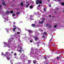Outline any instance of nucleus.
Returning <instances> with one entry per match:
<instances>
[{"label": "nucleus", "mask_w": 64, "mask_h": 64, "mask_svg": "<svg viewBox=\"0 0 64 64\" xmlns=\"http://www.w3.org/2000/svg\"><path fill=\"white\" fill-rule=\"evenodd\" d=\"M9 55H10V52H6V54L4 55V56H6L8 60H10V59L9 58Z\"/></svg>", "instance_id": "f257e3e1"}, {"label": "nucleus", "mask_w": 64, "mask_h": 64, "mask_svg": "<svg viewBox=\"0 0 64 64\" xmlns=\"http://www.w3.org/2000/svg\"><path fill=\"white\" fill-rule=\"evenodd\" d=\"M25 56L24 55V54H22L20 56V57L21 58H24V57H25Z\"/></svg>", "instance_id": "f03ea898"}, {"label": "nucleus", "mask_w": 64, "mask_h": 64, "mask_svg": "<svg viewBox=\"0 0 64 64\" xmlns=\"http://www.w3.org/2000/svg\"><path fill=\"white\" fill-rule=\"evenodd\" d=\"M36 1L39 2V4H41L42 3V0H36Z\"/></svg>", "instance_id": "7ed1b4c3"}, {"label": "nucleus", "mask_w": 64, "mask_h": 64, "mask_svg": "<svg viewBox=\"0 0 64 64\" xmlns=\"http://www.w3.org/2000/svg\"><path fill=\"white\" fill-rule=\"evenodd\" d=\"M36 25V24H32L31 26L32 27H34V26H35Z\"/></svg>", "instance_id": "20e7f679"}, {"label": "nucleus", "mask_w": 64, "mask_h": 64, "mask_svg": "<svg viewBox=\"0 0 64 64\" xmlns=\"http://www.w3.org/2000/svg\"><path fill=\"white\" fill-rule=\"evenodd\" d=\"M36 60H34L33 61V62L34 64H35L36 63Z\"/></svg>", "instance_id": "39448f33"}, {"label": "nucleus", "mask_w": 64, "mask_h": 64, "mask_svg": "<svg viewBox=\"0 0 64 64\" xmlns=\"http://www.w3.org/2000/svg\"><path fill=\"white\" fill-rule=\"evenodd\" d=\"M28 31L29 33H33V32L32 30H28Z\"/></svg>", "instance_id": "423d86ee"}, {"label": "nucleus", "mask_w": 64, "mask_h": 64, "mask_svg": "<svg viewBox=\"0 0 64 64\" xmlns=\"http://www.w3.org/2000/svg\"><path fill=\"white\" fill-rule=\"evenodd\" d=\"M29 5H30V4H28L26 6V8H28V7H29Z\"/></svg>", "instance_id": "0eeeda50"}, {"label": "nucleus", "mask_w": 64, "mask_h": 64, "mask_svg": "<svg viewBox=\"0 0 64 64\" xmlns=\"http://www.w3.org/2000/svg\"><path fill=\"white\" fill-rule=\"evenodd\" d=\"M36 4H37V5H38V4L39 3L37 1V0H36Z\"/></svg>", "instance_id": "6e6552de"}, {"label": "nucleus", "mask_w": 64, "mask_h": 64, "mask_svg": "<svg viewBox=\"0 0 64 64\" xmlns=\"http://www.w3.org/2000/svg\"><path fill=\"white\" fill-rule=\"evenodd\" d=\"M2 4L4 5V6H5V5H6V4L4 2H2Z\"/></svg>", "instance_id": "1a4fd4ad"}, {"label": "nucleus", "mask_w": 64, "mask_h": 64, "mask_svg": "<svg viewBox=\"0 0 64 64\" xmlns=\"http://www.w3.org/2000/svg\"><path fill=\"white\" fill-rule=\"evenodd\" d=\"M20 12H17V13L16 14V15H18V14H20Z\"/></svg>", "instance_id": "9d476101"}, {"label": "nucleus", "mask_w": 64, "mask_h": 64, "mask_svg": "<svg viewBox=\"0 0 64 64\" xmlns=\"http://www.w3.org/2000/svg\"><path fill=\"white\" fill-rule=\"evenodd\" d=\"M16 29V28H14L12 29V30L13 31H15Z\"/></svg>", "instance_id": "9b49d317"}, {"label": "nucleus", "mask_w": 64, "mask_h": 64, "mask_svg": "<svg viewBox=\"0 0 64 64\" xmlns=\"http://www.w3.org/2000/svg\"><path fill=\"white\" fill-rule=\"evenodd\" d=\"M61 5L62 6H64V2H62L61 3Z\"/></svg>", "instance_id": "f8f14e48"}, {"label": "nucleus", "mask_w": 64, "mask_h": 64, "mask_svg": "<svg viewBox=\"0 0 64 64\" xmlns=\"http://www.w3.org/2000/svg\"><path fill=\"white\" fill-rule=\"evenodd\" d=\"M28 63H30L31 62V60H28Z\"/></svg>", "instance_id": "ddd939ff"}, {"label": "nucleus", "mask_w": 64, "mask_h": 64, "mask_svg": "<svg viewBox=\"0 0 64 64\" xmlns=\"http://www.w3.org/2000/svg\"><path fill=\"white\" fill-rule=\"evenodd\" d=\"M18 51L20 53H22V51H21V50H18Z\"/></svg>", "instance_id": "4468645a"}, {"label": "nucleus", "mask_w": 64, "mask_h": 64, "mask_svg": "<svg viewBox=\"0 0 64 64\" xmlns=\"http://www.w3.org/2000/svg\"><path fill=\"white\" fill-rule=\"evenodd\" d=\"M48 26H49V27H50V28H52V26H51V25L50 24H48Z\"/></svg>", "instance_id": "2eb2a0df"}, {"label": "nucleus", "mask_w": 64, "mask_h": 64, "mask_svg": "<svg viewBox=\"0 0 64 64\" xmlns=\"http://www.w3.org/2000/svg\"><path fill=\"white\" fill-rule=\"evenodd\" d=\"M21 6H23V2H22L21 4H20Z\"/></svg>", "instance_id": "dca6fc26"}, {"label": "nucleus", "mask_w": 64, "mask_h": 64, "mask_svg": "<svg viewBox=\"0 0 64 64\" xmlns=\"http://www.w3.org/2000/svg\"><path fill=\"white\" fill-rule=\"evenodd\" d=\"M52 38H53V36H52V38H51V39H50V42H51L52 40Z\"/></svg>", "instance_id": "f3484780"}, {"label": "nucleus", "mask_w": 64, "mask_h": 64, "mask_svg": "<svg viewBox=\"0 0 64 64\" xmlns=\"http://www.w3.org/2000/svg\"><path fill=\"white\" fill-rule=\"evenodd\" d=\"M30 8H33V6L32 5H30Z\"/></svg>", "instance_id": "a211bd4d"}, {"label": "nucleus", "mask_w": 64, "mask_h": 64, "mask_svg": "<svg viewBox=\"0 0 64 64\" xmlns=\"http://www.w3.org/2000/svg\"><path fill=\"white\" fill-rule=\"evenodd\" d=\"M35 41H36V40H37L38 39V38L36 37L35 38H34Z\"/></svg>", "instance_id": "6ab92c4d"}, {"label": "nucleus", "mask_w": 64, "mask_h": 64, "mask_svg": "<svg viewBox=\"0 0 64 64\" xmlns=\"http://www.w3.org/2000/svg\"><path fill=\"white\" fill-rule=\"evenodd\" d=\"M19 48H20V49H23V48H22L21 46H20Z\"/></svg>", "instance_id": "aec40b11"}, {"label": "nucleus", "mask_w": 64, "mask_h": 64, "mask_svg": "<svg viewBox=\"0 0 64 64\" xmlns=\"http://www.w3.org/2000/svg\"><path fill=\"white\" fill-rule=\"evenodd\" d=\"M10 13L12 14L13 13V11L11 10V11H10Z\"/></svg>", "instance_id": "412c9836"}, {"label": "nucleus", "mask_w": 64, "mask_h": 64, "mask_svg": "<svg viewBox=\"0 0 64 64\" xmlns=\"http://www.w3.org/2000/svg\"><path fill=\"white\" fill-rule=\"evenodd\" d=\"M9 40H8V42H11V40H10V39H11V38L9 39Z\"/></svg>", "instance_id": "4be33fe9"}, {"label": "nucleus", "mask_w": 64, "mask_h": 64, "mask_svg": "<svg viewBox=\"0 0 64 64\" xmlns=\"http://www.w3.org/2000/svg\"><path fill=\"white\" fill-rule=\"evenodd\" d=\"M2 4H0V9L2 8Z\"/></svg>", "instance_id": "5701e85b"}, {"label": "nucleus", "mask_w": 64, "mask_h": 64, "mask_svg": "<svg viewBox=\"0 0 64 64\" xmlns=\"http://www.w3.org/2000/svg\"><path fill=\"white\" fill-rule=\"evenodd\" d=\"M44 11H45V12H46V9L45 8H44Z\"/></svg>", "instance_id": "b1692460"}, {"label": "nucleus", "mask_w": 64, "mask_h": 64, "mask_svg": "<svg viewBox=\"0 0 64 64\" xmlns=\"http://www.w3.org/2000/svg\"><path fill=\"white\" fill-rule=\"evenodd\" d=\"M47 34V33L46 32H44L43 33V34Z\"/></svg>", "instance_id": "393cba45"}, {"label": "nucleus", "mask_w": 64, "mask_h": 64, "mask_svg": "<svg viewBox=\"0 0 64 64\" xmlns=\"http://www.w3.org/2000/svg\"><path fill=\"white\" fill-rule=\"evenodd\" d=\"M7 44V43L6 42H4V45H6V44Z\"/></svg>", "instance_id": "a878e982"}, {"label": "nucleus", "mask_w": 64, "mask_h": 64, "mask_svg": "<svg viewBox=\"0 0 64 64\" xmlns=\"http://www.w3.org/2000/svg\"><path fill=\"white\" fill-rule=\"evenodd\" d=\"M42 37L43 38H45V36H43Z\"/></svg>", "instance_id": "bb28decb"}, {"label": "nucleus", "mask_w": 64, "mask_h": 64, "mask_svg": "<svg viewBox=\"0 0 64 64\" xmlns=\"http://www.w3.org/2000/svg\"><path fill=\"white\" fill-rule=\"evenodd\" d=\"M15 14H12V16H15Z\"/></svg>", "instance_id": "cd10ccee"}, {"label": "nucleus", "mask_w": 64, "mask_h": 64, "mask_svg": "<svg viewBox=\"0 0 64 64\" xmlns=\"http://www.w3.org/2000/svg\"><path fill=\"white\" fill-rule=\"evenodd\" d=\"M51 42H50V41H49V42L48 43V45H50V44L51 43Z\"/></svg>", "instance_id": "c85d7f7f"}, {"label": "nucleus", "mask_w": 64, "mask_h": 64, "mask_svg": "<svg viewBox=\"0 0 64 64\" xmlns=\"http://www.w3.org/2000/svg\"><path fill=\"white\" fill-rule=\"evenodd\" d=\"M13 27L14 28H17V26H14Z\"/></svg>", "instance_id": "c756f323"}, {"label": "nucleus", "mask_w": 64, "mask_h": 64, "mask_svg": "<svg viewBox=\"0 0 64 64\" xmlns=\"http://www.w3.org/2000/svg\"><path fill=\"white\" fill-rule=\"evenodd\" d=\"M6 13L8 14H9V13H10V12L7 11L6 12Z\"/></svg>", "instance_id": "7c9ffc66"}, {"label": "nucleus", "mask_w": 64, "mask_h": 64, "mask_svg": "<svg viewBox=\"0 0 64 64\" xmlns=\"http://www.w3.org/2000/svg\"><path fill=\"white\" fill-rule=\"evenodd\" d=\"M54 28H56V27H57V26L54 25Z\"/></svg>", "instance_id": "2f4dec72"}, {"label": "nucleus", "mask_w": 64, "mask_h": 64, "mask_svg": "<svg viewBox=\"0 0 64 64\" xmlns=\"http://www.w3.org/2000/svg\"><path fill=\"white\" fill-rule=\"evenodd\" d=\"M7 46H8V47H10V44H9V45H8Z\"/></svg>", "instance_id": "473e14b6"}, {"label": "nucleus", "mask_w": 64, "mask_h": 64, "mask_svg": "<svg viewBox=\"0 0 64 64\" xmlns=\"http://www.w3.org/2000/svg\"><path fill=\"white\" fill-rule=\"evenodd\" d=\"M31 2L33 4L34 3V2H33V1H32V2Z\"/></svg>", "instance_id": "72a5a7b5"}, {"label": "nucleus", "mask_w": 64, "mask_h": 64, "mask_svg": "<svg viewBox=\"0 0 64 64\" xmlns=\"http://www.w3.org/2000/svg\"><path fill=\"white\" fill-rule=\"evenodd\" d=\"M30 43H32V42H32V40H30Z\"/></svg>", "instance_id": "f704fd0d"}, {"label": "nucleus", "mask_w": 64, "mask_h": 64, "mask_svg": "<svg viewBox=\"0 0 64 64\" xmlns=\"http://www.w3.org/2000/svg\"><path fill=\"white\" fill-rule=\"evenodd\" d=\"M17 34H20V33H19V32H17Z\"/></svg>", "instance_id": "c9c22d12"}, {"label": "nucleus", "mask_w": 64, "mask_h": 64, "mask_svg": "<svg viewBox=\"0 0 64 64\" xmlns=\"http://www.w3.org/2000/svg\"><path fill=\"white\" fill-rule=\"evenodd\" d=\"M43 23V21H42L40 23Z\"/></svg>", "instance_id": "e433bc0d"}, {"label": "nucleus", "mask_w": 64, "mask_h": 64, "mask_svg": "<svg viewBox=\"0 0 64 64\" xmlns=\"http://www.w3.org/2000/svg\"><path fill=\"white\" fill-rule=\"evenodd\" d=\"M48 2H49L50 1V0H47Z\"/></svg>", "instance_id": "4c0bfd02"}, {"label": "nucleus", "mask_w": 64, "mask_h": 64, "mask_svg": "<svg viewBox=\"0 0 64 64\" xmlns=\"http://www.w3.org/2000/svg\"><path fill=\"white\" fill-rule=\"evenodd\" d=\"M58 2H60L61 1V0H57Z\"/></svg>", "instance_id": "58836bf2"}, {"label": "nucleus", "mask_w": 64, "mask_h": 64, "mask_svg": "<svg viewBox=\"0 0 64 64\" xmlns=\"http://www.w3.org/2000/svg\"><path fill=\"white\" fill-rule=\"evenodd\" d=\"M2 55H4V53L3 52L2 53Z\"/></svg>", "instance_id": "ea45409f"}, {"label": "nucleus", "mask_w": 64, "mask_h": 64, "mask_svg": "<svg viewBox=\"0 0 64 64\" xmlns=\"http://www.w3.org/2000/svg\"><path fill=\"white\" fill-rule=\"evenodd\" d=\"M57 59H59V57H58V56H57Z\"/></svg>", "instance_id": "a19ab883"}, {"label": "nucleus", "mask_w": 64, "mask_h": 64, "mask_svg": "<svg viewBox=\"0 0 64 64\" xmlns=\"http://www.w3.org/2000/svg\"><path fill=\"white\" fill-rule=\"evenodd\" d=\"M41 6L40 5H38V7H40Z\"/></svg>", "instance_id": "79ce46f5"}, {"label": "nucleus", "mask_w": 64, "mask_h": 64, "mask_svg": "<svg viewBox=\"0 0 64 64\" xmlns=\"http://www.w3.org/2000/svg\"><path fill=\"white\" fill-rule=\"evenodd\" d=\"M14 55L15 56H16V55H17V54L16 53H15L14 54Z\"/></svg>", "instance_id": "37998d69"}, {"label": "nucleus", "mask_w": 64, "mask_h": 64, "mask_svg": "<svg viewBox=\"0 0 64 64\" xmlns=\"http://www.w3.org/2000/svg\"><path fill=\"white\" fill-rule=\"evenodd\" d=\"M49 17H51V15H49Z\"/></svg>", "instance_id": "c03bdc74"}, {"label": "nucleus", "mask_w": 64, "mask_h": 64, "mask_svg": "<svg viewBox=\"0 0 64 64\" xmlns=\"http://www.w3.org/2000/svg\"><path fill=\"white\" fill-rule=\"evenodd\" d=\"M48 24H46V26H48Z\"/></svg>", "instance_id": "a18cd8bd"}, {"label": "nucleus", "mask_w": 64, "mask_h": 64, "mask_svg": "<svg viewBox=\"0 0 64 64\" xmlns=\"http://www.w3.org/2000/svg\"><path fill=\"white\" fill-rule=\"evenodd\" d=\"M11 54H13V52H12L10 53Z\"/></svg>", "instance_id": "49530a36"}, {"label": "nucleus", "mask_w": 64, "mask_h": 64, "mask_svg": "<svg viewBox=\"0 0 64 64\" xmlns=\"http://www.w3.org/2000/svg\"><path fill=\"white\" fill-rule=\"evenodd\" d=\"M13 24H15V22H13Z\"/></svg>", "instance_id": "de8ad7c7"}, {"label": "nucleus", "mask_w": 64, "mask_h": 64, "mask_svg": "<svg viewBox=\"0 0 64 64\" xmlns=\"http://www.w3.org/2000/svg\"><path fill=\"white\" fill-rule=\"evenodd\" d=\"M56 10H59V8H56Z\"/></svg>", "instance_id": "09e8293b"}, {"label": "nucleus", "mask_w": 64, "mask_h": 64, "mask_svg": "<svg viewBox=\"0 0 64 64\" xmlns=\"http://www.w3.org/2000/svg\"><path fill=\"white\" fill-rule=\"evenodd\" d=\"M11 64H13V63L12 62H11Z\"/></svg>", "instance_id": "8fccbe9b"}, {"label": "nucleus", "mask_w": 64, "mask_h": 64, "mask_svg": "<svg viewBox=\"0 0 64 64\" xmlns=\"http://www.w3.org/2000/svg\"><path fill=\"white\" fill-rule=\"evenodd\" d=\"M44 59H46V57H44Z\"/></svg>", "instance_id": "3c124183"}, {"label": "nucleus", "mask_w": 64, "mask_h": 64, "mask_svg": "<svg viewBox=\"0 0 64 64\" xmlns=\"http://www.w3.org/2000/svg\"><path fill=\"white\" fill-rule=\"evenodd\" d=\"M16 9H17V11H18V10H19V9H18L17 8Z\"/></svg>", "instance_id": "603ef678"}, {"label": "nucleus", "mask_w": 64, "mask_h": 64, "mask_svg": "<svg viewBox=\"0 0 64 64\" xmlns=\"http://www.w3.org/2000/svg\"><path fill=\"white\" fill-rule=\"evenodd\" d=\"M22 51H23L24 52V50H22Z\"/></svg>", "instance_id": "864d4df0"}, {"label": "nucleus", "mask_w": 64, "mask_h": 64, "mask_svg": "<svg viewBox=\"0 0 64 64\" xmlns=\"http://www.w3.org/2000/svg\"><path fill=\"white\" fill-rule=\"evenodd\" d=\"M52 18H54V16H52Z\"/></svg>", "instance_id": "5fc2aeb1"}, {"label": "nucleus", "mask_w": 64, "mask_h": 64, "mask_svg": "<svg viewBox=\"0 0 64 64\" xmlns=\"http://www.w3.org/2000/svg\"><path fill=\"white\" fill-rule=\"evenodd\" d=\"M54 1H56V0H53Z\"/></svg>", "instance_id": "6e6d98bb"}, {"label": "nucleus", "mask_w": 64, "mask_h": 64, "mask_svg": "<svg viewBox=\"0 0 64 64\" xmlns=\"http://www.w3.org/2000/svg\"><path fill=\"white\" fill-rule=\"evenodd\" d=\"M50 7H51V6L50 5Z\"/></svg>", "instance_id": "4d7b16f0"}, {"label": "nucleus", "mask_w": 64, "mask_h": 64, "mask_svg": "<svg viewBox=\"0 0 64 64\" xmlns=\"http://www.w3.org/2000/svg\"><path fill=\"white\" fill-rule=\"evenodd\" d=\"M38 46H39V44H38Z\"/></svg>", "instance_id": "13d9d810"}, {"label": "nucleus", "mask_w": 64, "mask_h": 64, "mask_svg": "<svg viewBox=\"0 0 64 64\" xmlns=\"http://www.w3.org/2000/svg\"><path fill=\"white\" fill-rule=\"evenodd\" d=\"M53 46H55L53 45Z\"/></svg>", "instance_id": "bf43d9fd"}, {"label": "nucleus", "mask_w": 64, "mask_h": 64, "mask_svg": "<svg viewBox=\"0 0 64 64\" xmlns=\"http://www.w3.org/2000/svg\"><path fill=\"white\" fill-rule=\"evenodd\" d=\"M64 12V10H63V12Z\"/></svg>", "instance_id": "052dcab7"}, {"label": "nucleus", "mask_w": 64, "mask_h": 64, "mask_svg": "<svg viewBox=\"0 0 64 64\" xmlns=\"http://www.w3.org/2000/svg\"><path fill=\"white\" fill-rule=\"evenodd\" d=\"M20 31H21V30H20Z\"/></svg>", "instance_id": "680f3d73"}, {"label": "nucleus", "mask_w": 64, "mask_h": 64, "mask_svg": "<svg viewBox=\"0 0 64 64\" xmlns=\"http://www.w3.org/2000/svg\"><path fill=\"white\" fill-rule=\"evenodd\" d=\"M46 64H47V63H46Z\"/></svg>", "instance_id": "e2e57ef3"}, {"label": "nucleus", "mask_w": 64, "mask_h": 64, "mask_svg": "<svg viewBox=\"0 0 64 64\" xmlns=\"http://www.w3.org/2000/svg\"><path fill=\"white\" fill-rule=\"evenodd\" d=\"M54 13H56V12H54Z\"/></svg>", "instance_id": "0e129e2a"}, {"label": "nucleus", "mask_w": 64, "mask_h": 64, "mask_svg": "<svg viewBox=\"0 0 64 64\" xmlns=\"http://www.w3.org/2000/svg\"><path fill=\"white\" fill-rule=\"evenodd\" d=\"M44 19H45V18H44Z\"/></svg>", "instance_id": "69168bd1"}, {"label": "nucleus", "mask_w": 64, "mask_h": 64, "mask_svg": "<svg viewBox=\"0 0 64 64\" xmlns=\"http://www.w3.org/2000/svg\"><path fill=\"white\" fill-rule=\"evenodd\" d=\"M5 22V21H4V22Z\"/></svg>", "instance_id": "338daca9"}, {"label": "nucleus", "mask_w": 64, "mask_h": 64, "mask_svg": "<svg viewBox=\"0 0 64 64\" xmlns=\"http://www.w3.org/2000/svg\"><path fill=\"white\" fill-rule=\"evenodd\" d=\"M55 50H56V49H55Z\"/></svg>", "instance_id": "774afa93"}]
</instances>
